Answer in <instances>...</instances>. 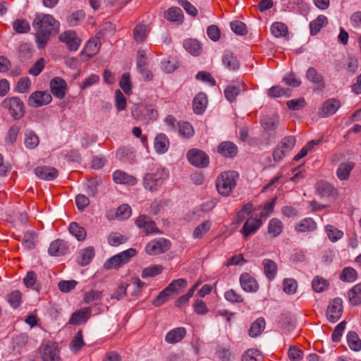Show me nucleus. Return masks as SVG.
Instances as JSON below:
<instances>
[{
	"label": "nucleus",
	"mask_w": 361,
	"mask_h": 361,
	"mask_svg": "<svg viewBox=\"0 0 361 361\" xmlns=\"http://www.w3.org/2000/svg\"><path fill=\"white\" fill-rule=\"evenodd\" d=\"M238 176V173L235 171L221 173L216 181V187L219 193L225 197L230 195L236 186Z\"/></svg>",
	"instance_id": "f257e3e1"
},
{
	"label": "nucleus",
	"mask_w": 361,
	"mask_h": 361,
	"mask_svg": "<svg viewBox=\"0 0 361 361\" xmlns=\"http://www.w3.org/2000/svg\"><path fill=\"white\" fill-rule=\"evenodd\" d=\"M131 115L137 121L149 123L158 118L157 109L152 105L135 104L131 107Z\"/></svg>",
	"instance_id": "f03ea898"
},
{
	"label": "nucleus",
	"mask_w": 361,
	"mask_h": 361,
	"mask_svg": "<svg viewBox=\"0 0 361 361\" xmlns=\"http://www.w3.org/2000/svg\"><path fill=\"white\" fill-rule=\"evenodd\" d=\"M167 177L168 172L164 169L158 168L154 172L145 174L143 178L144 187L151 192L157 190Z\"/></svg>",
	"instance_id": "7ed1b4c3"
},
{
	"label": "nucleus",
	"mask_w": 361,
	"mask_h": 361,
	"mask_svg": "<svg viewBox=\"0 0 361 361\" xmlns=\"http://www.w3.org/2000/svg\"><path fill=\"white\" fill-rule=\"evenodd\" d=\"M136 254L137 250L135 248H129L106 260L104 264V268L107 270L118 268L127 264Z\"/></svg>",
	"instance_id": "20e7f679"
},
{
	"label": "nucleus",
	"mask_w": 361,
	"mask_h": 361,
	"mask_svg": "<svg viewBox=\"0 0 361 361\" xmlns=\"http://www.w3.org/2000/svg\"><path fill=\"white\" fill-rule=\"evenodd\" d=\"M295 142L296 140L294 136H288L283 138L274 149V160L279 161L283 159L293 149Z\"/></svg>",
	"instance_id": "39448f33"
},
{
	"label": "nucleus",
	"mask_w": 361,
	"mask_h": 361,
	"mask_svg": "<svg viewBox=\"0 0 361 361\" xmlns=\"http://www.w3.org/2000/svg\"><path fill=\"white\" fill-rule=\"evenodd\" d=\"M2 106L9 111L14 119H20L25 114V106L18 97H13L5 99L2 102Z\"/></svg>",
	"instance_id": "423d86ee"
},
{
	"label": "nucleus",
	"mask_w": 361,
	"mask_h": 361,
	"mask_svg": "<svg viewBox=\"0 0 361 361\" xmlns=\"http://www.w3.org/2000/svg\"><path fill=\"white\" fill-rule=\"evenodd\" d=\"M58 22L49 14L37 16L33 20V27L37 30L51 34L57 26Z\"/></svg>",
	"instance_id": "0eeeda50"
},
{
	"label": "nucleus",
	"mask_w": 361,
	"mask_h": 361,
	"mask_svg": "<svg viewBox=\"0 0 361 361\" xmlns=\"http://www.w3.org/2000/svg\"><path fill=\"white\" fill-rule=\"evenodd\" d=\"M40 354L43 361H62L59 346L54 342L43 343L40 346Z\"/></svg>",
	"instance_id": "6e6552de"
},
{
	"label": "nucleus",
	"mask_w": 361,
	"mask_h": 361,
	"mask_svg": "<svg viewBox=\"0 0 361 361\" xmlns=\"http://www.w3.org/2000/svg\"><path fill=\"white\" fill-rule=\"evenodd\" d=\"M61 42L65 44L67 48L71 51H75L81 44V39L77 33L71 30H66L59 36Z\"/></svg>",
	"instance_id": "1a4fd4ad"
},
{
	"label": "nucleus",
	"mask_w": 361,
	"mask_h": 361,
	"mask_svg": "<svg viewBox=\"0 0 361 361\" xmlns=\"http://www.w3.org/2000/svg\"><path fill=\"white\" fill-rule=\"evenodd\" d=\"M170 247V241L161 238L149 242L145 247V251L150 255H157L166 252Z\"/></svg>",
	"instance_id": "9d476101"
},
{
	"label": "nucleus",
	"mask_w": 361,
	"mask_h": 361,
	"mask_svg": "<svg viewBox=\"0 0 361 361\" xmlns=\"http://www.w3.org/2000/svg\"><path fill=\"white\" fill-rule=\"evenodd\" d=\"M343 310V300L340 298H336L333 299L329 304L326 310V317L327 319L335 323L342 316Z\"/></svg>",
	"instance_id": "9b49d317"
},
{
	"label": "nucleus",
	"mask_w": 361,
	"mask_h": 361,
	"mask_svg": "<svg viewBox=\"0 0 361 361\" xmlns=\"http://www.w3.org/2000/svg\"><path fill=\"white\" fill-rule=\"evenodd\" d=\"M190 163L197 167H205L209 164V157L202 151L192 149L187 153Z\"/></svg>",
	"instance_id": "f8f14e48"
},
{
	"label": "nucleus",
	"mask_w": 361,
	"mask_h": 361,
	"mask_svg": "<svg viewBox=\"0 0 361 361\" xmlns=\"http://www.w3.org/2000/svg\"><path fill=\"white\" fill-rule=\"evenodd\" d=\"M262 221L260 218L257 216L250 217L247 219L243 226L240 230V233L243 234L244 238H247L249 236L255 234L257 231L262 226Z\"/></svg>",
	"instance_id": "ddd939ff"
},
{
	"label": "nucleus",
	"mask_w": 361,
	"mask_h": 361,
	"mask_svg": "<svg viewBox=\"0 0 361 361\" xmlns=\"http://www.w3.org/2000/svg\"><path fill=\"white\" fill-rule=\"evenodd\" d=\"M51 101V96L47 92L37 91L30 94L28 98V105L32 107H38L48 104Z\"/></svg>",
	"instance_id": "4468645a"
},
{
	"label": "nucleus",
	"mask_w": 361,
	"mask_h": 361,
	"mask_svg": "<svg viewBox=\"0 0 361 361\" xmlns=\"http://www.w3.org/2000/svg\"><path fill=\"white\" fill-rule=\"evenodd\" d=\"M316 188L317 192L322 197L335 200L338 196V190L326 181L320 180L317 182Z\"/></svg>",
	"instance_id": "2eb2a0df"
},
{
	"label": "nucleus",
	"mask_w": 361,
	"mask_h": 361,
	"mask_svg": "<svg viewBox=\"0 0 361 361\" xmlns=\"http://www.w3.org/2000/svg\"><path fill=\"white\" fill-rule=\"evenodd\" d=\"M69 249L68 243L62 239H56L50 243L48 253L50 256L60 257L66 255Z\"/></svg>",
	"instance_id": "dca6fc26"
},
{
	"label": "nucleus",
	"mask_w": 361,
	"mask_h": 361,
	"mask_svg": "<svg viewBox=\"0 0 361 361\" xmlns=\"http://www.w3.org/2000/svg\"><path fill=\"white\" fill-rule=\"evenodd\" d=\"M50 88L52 94L59 99L65 97L67 84L65 80L60 77L54 78L50 82Z\"/></svg>",
	"instance_id": "f3484780"
},
{
	"label": "nucleus",
	"mask_w": 361,
	"mask_h": 361,
	"mask_svg": "<svg viewBox=\"0 0 361 361\" xmlns=\"http://www.w3.org/2000/svg\"><path fill=\"white\" fill-rule=\"evenodd\" d=\"M240 283L245 292L255 293L259 289V284L256 279L248 273H243L240 275Z\"/></svg>",
	"instance_id": "a211bd4d"
},
{
	"label": "nucleus",
	"mask_w": 361,
	"mask_h": 361,
	"mask_svg": "<svg viewBox=\"0 0 361 361\" xmlns=\"http://www.w3.org/2000/svg\"><path fill=\"white\" fill-rule=\"evenodd\" d=\"M136 226L144 230L146 235L158 232L156 224L146 215H140L135 220Z\"/></svg>",
	"instance_id": "6ab92c4d"
},
{
	"label": "nucleus",
	"mask_w": 361,
	"mask_h": 361,
	"mask_svg": "<svg viewBox=\"0 0 361 361\" xmlns=\"http://www.w3.org/2000/svg\"><path fill=\"white\" fill-rule=\"evenodd\" d=\"M340 102L336 99H329L324 102L318 114L321 117H328L334 114L340 108Z\"/></svg>",
	"instance_id": "aec40b11"
},
{
	"label": "nucleus",
	"mask_w": 361,
	"mask_h": 361,
	"mask_svg": "<svg viewBox=\"0 0 361 361\" xmlns=\"http://www.w3.org/2000/svg\"><path fill=\"white\" fill-rule=\"evenodd\" d=\"M35 174L40 179L50 181L58 176V171L54 167L41 166L35 169Z\"/></svg>",
	"instance_id": "412c9836"
},
{
	"label": "nucleus",
	"mask_w": 361,
	"mask_h": 361,
	"mask_svg": "<svg viewBox=\"0 0 361 361\" xmlns=\"http://www.w3.org/2000/svg\"><path fill=\"white\" fill-rule=\"evenodd\" d=\"M217 152L221 156L226 158H232L236 156L238 152V147L231 141L221 142L217 147Z\"/></svg>",
	"instance_id": "4be33fe9"
},
{
	"label": "nucleus",
	"mask_w": 361,
	"mask_h": 361,
	"mask_svg": "<svg viewBox=\"0 0 361 361\" xmlns=\"http://www.w3.org/2000/svg\"><path fill=\"white\" fill-rule=\"evenodd\" d=\"M114 181L117 184H126L129 185H135L137 184V178L127 173L121 171L116 170L112 175Z\"/></svg>",
	"instance_id": "5701e85b"
},
{
	"label": "nucleus",
	"mask_w": 361,
	"mask_h": 361,
	"mask_svg": "<svg viewBox=\"0 0 361 361\" xmlns=\"http://www.w3.org/2000/svg\"><path fill=\"white\" fill-rule=\"evenodd\" d=\"M317 228L316 221L310 217H307L299 221L295 226V230L298 233H309L314 231Z\"/></svg>",
	"instance_id": "b1692460"
},
{
	"label": "nucleus",
	"mask_w": 361,
	"mask_h": 361,
	"mask_svg": "<svg viewBox=\"0 0 361 361\" xmlns=\"http://www.w3.org/2000/svg\"><path fill=\"white\" fill-rule=\"evenodd\" d=\"M92 309L90 307H84L72 314L69 323L73 325H77L85 323L90 317Z\"/></svg>",
	"instance_id": "393cba45"
},
{
	"label": "nucleus",
	"mask_w": 361,
	"mask_h": 361,
	"mask_svg": "<svg viewBox=\"0 0 361 361\" xmlns=\"http://www.w3.org/2000/svg\"><path fill=\"white\" fill-rule=\"evenodd\" d=\"M99 49L100 44L99 39H91L87 42L84 49L80 54V56L84 59H88L93 57L99 51Z\"/></svg>",
	"instance_id": "a878e982"
},
{
	"label": "nucleus",
	"mask_w": 361,
	"mask_h": 361,
	"mask_svg": "<svg viewBox=\"0 0 361 361\" xmlns=\"http://www.w3.org/2000/svg\"><path fill=\"white\" fill-rule=\"evenodd\" d=\"M245 90V85L243 82H237L227 86L224 90V96L230 102L235 101L237 96L241 90Z\"/></svg>",
	"instance_id": "bb28decb"
},
{
	"label": "nucleus",
	"mask_w": 361,
	"mask_h": 361,
	"mask_svg": "<svg viewBox=\"0 0 361 361\" xmlns=\"http://www.w3.org/2000/svg\"><path fill=\"white\" fill-rule=\"evenodd\" d=\"M94 249L92 246L82 249L78 252L77 262L80 266H87L94 257Z\"/></svg>",
	"instance_id": "cd10ccee"
},
{
	"label": "nucleus",
	"mask_w": 361,
	"mask_h": 361,
	"mask_svg": "<svg viewBox=\"0 0 361 361\" xmlns=\"http://www.w3.org/2000/svg\"><path fill=\"white\" fill-rule=\"evenodd\" d=\"M185 335L186 329L184 327H177L166 334L165 341L168 343H176L180 342Z\"/></svg>",
	"instance_id": "c85d7f7f"
},
{
	"label": "nucleus",
	"mask_w": 361,
	"mask_h": 361,
	"mask_svg": "<svg viewBox=\"0 0 361 361\" xmlns=\"http://www.w3.org/2000/svg\"><path fill=\"white\" fill-rule=\"evenodd\" d=\"M208 100L206 94H197L192 101L193 111L196 114H202L206 109Z\"/></svg>",
	"instance_id": "c756f323"
},
{
	"label": "nucleus",
	"mask_w": 361,
	"mask_h": 361,
	"mask_svg": "<svg viewBox=\"0 0 361 361\" xmlns=\"http://www.w3.org/2000/svg\"><path fill=\"white\" fill-rule=\"evenodd\" d=\"M354 167L355 163L353 161L341 163L336 170V176L338 178L341 180H348Z\"/></svg>",
	"instance_id": "7c9ffc66"
},
{
	"label": "nucleus",
	"mask_w": 361,
	"mask_h": 361,
	"mask_svg": "<svg viewBox=\"0 0 361 361\" xmlns=\"http://www.w3.org/2000/svg\"><path fill=\"white\" fill-rule=\"evenodd\" d=\"M164 17L169 21L180 24L183 21L184 16L182 10L178 7H171L165 13Z\"/></svg>",
	"instance_id": "2f4dec72"
},
{
	"label": "nucleus",
	"mask_w": 361,
	"mask_h": 361,
	"mask_svg": "<svg viewBox=\"0 0 361 361\" xmlns=\"http://www.w3.org/2000/svg\"><path fill=\"white\" fill-rule=\"evenodd\" d=\"M188 286V281L185 279L173 280L166 288L171 295H178Z\"/></svg>",
	"instance_id": "473e14b6"
},
{
	"label": "nucleus",
	"mask_w": 361,
	"mask_h": 361,
	"mask_svg": "<svg viewBox=\"0 0 361 361\" xmlns=\"http://www.w3.org/2000/svg\"><path fill=\"white\" fill-rule=\"evenodd\" d=\"M169 147V140L164 133L158 134L154 140V149L159 154L165 153Z\"/></svg>",
	"instance_id": "72a5a7b5"
},
{
	"label": "nucleus",
	"mask_w": 361,
	"mask_h": 361,
	"mask_svg": "<svg viewBox=\"0 0 361 361\" xmlns=\"http://www.w3.org/2000/svg\"><path fill=\"white\" fill-rule=\"evenodd\" d=\"M348 298L350 304L353 306L361 304V282L348 291Z\"/></svg>",
	"instance_id": "f704fd0d"
},
{
	"label": "nucleus",
	"mask_w": 361,
	"mask_h": 361,
	"mask_svg": "<svg viewBox=\"0 0 361 361\" xmlns=\"http://www.w3.org/2000/svg\"><path fill=\"white\" fill-rule=\"evenodd\" d=\"M283 225L281 220L276 218L271 219L268 224V233L272 238L279 235L283 231Z\"/></svg>",
	"instance_id": "c9c22d12"
},
{
	"label": "nucleus",
	"mask_w": 361,
	"mask_h": 361,
	"mask_svg": "<svg viewBox=\"0 0 361 361\" xmlns=\"http://www.w3.org/2000/svg\"><path fill=\"white\" fill-rule=\"evenodd\" d=\"M68 231L79 241H83L87 236V232L84 227L80 226L76 222H72L68 226Z\"/></svg>",
	"instance_id": "e433bc0d"
},
{
	"label": "nucleus",
	"mask_w": 361,
	"mask_h": 361,
	"mask_svg": "<svg viewBox=\"0 0 361 361\" xmlns=\"http://www.w3.org/2000/svg\"><path fill=\"white\" fill-rule=\"evenodd\" d=\"M148 32L146 25H137L133 29V39L137 43H142L146 40Z\"/></svg>",
	"instance_id": "4c0bfd02"
},
{
	"label": "nucleus",
	"mask_w": 361,
	"mask_h": 361,
	"mask_svg": "<svg viewBox=\"0 0 361 361\" xmlns=\"http://www.w3.org/2000/svg\"><path fill=\"white\" fill-rule=\"evenodd\" d=\"M85 345V343L83 340L82 331L79 330L71 341L69 348L71 352L78 353Z\"/></svg>",
	"instance_id": "58836bf2"
},
{
	"label": "nucleus",
	"mask_w": 361,
	"mask_h": 361,
	"mask_svg": "<svg viewBox=\"0 0 361 361\" xmlns=\"http://www.w3.org/2000/svg\"><path fill=\"white\" fill-rule=\"evenodd\" d=\"M325 233L329 240L332 243H336L343 237V232L333 225L327 224L324 227Z\"/></svg>",
	"instance_id": "ea45409f"
},
{
	"label": "nucleus",
	"mask_w": 361,
	"mask_h": 361,
	"mask_svg": "<svg viewBox=\"0 0 361 361\" xmlns=\"http://www.w3.org/2000/svg\"><path fill=\"white\" fill-rule=\"evenodd\" d=\"M264 267V272L269 281H272L277 274L276 264L269 259H264L262 262Z\"/></svg>",
	"instance_id": "a19ab883"
},
{
	"label": "nucleus",
	"mask_w": 361,
	"mask_h": 361,
	"mask_svg": "<svg viewBox=\"0 0 361 361\" xmlns=\"http://www.w3.org/2000/svg\"><path fill=\"white\" fill-rule=\"evenodd\" d=\"M39 143V139L37 135L31 130H27L25 133L24 144L28 149L36 148Z\"/></svg>",
	"instance_id": "79ce46f5"
},
{
	"label": "nucleus",
	"mask_w": 361,
	"mask_h": 361,
	"mask_svg": "<svg viewBox=\"0 0 361 361\" xmlns=\"http://www.w3.org/2000/svg\"><path fill=\"white\" fill-rule=\"evenodd\" d=\"M185 49L193 56H198L201 53V45L197 39H187L183 42Z\"/></svg>",
	"instance_id": "37998d69"
},
{
	"label": "nucleus",
	"mask_w": 361,
	"mask_h": 361,
	"mask_svg": "<svg viewBox=\"0 0 361 361\" xmlns=\"http://www.w3.org/2000/svg\"><path fill=\"white\" fill-rule=\"evenodd\" d=\"M328 23L327 18L324 15L319 16L310 24L311 35H317L320 30Z\"/></svg>",
	"instance_id": "c03bdc74"
},
{
	"label": "nucleus",
	"mask_w": 361,
	"mask_h": 361,
	"mask_svg": "<svg viewBox=\"0 0 361 361\" xmlns=\"http://www.w3.org/2000/svg\"><path fill=\"white\" fill-rule=\"evenodd\" d=\"M164 267L161 264H152L142 269L141 276L143 279L154 277L162 273Z\"/></svg>",
	"instance_id": "a18cd8bd"
},
{
	"label": "nucleus",
	"mask_w": 361,
	"mask_h": 361,
	"mask_svg": "<svg viewBox=\"0 0 361 361\" xmlns=\"http://www.w3.org/2000/svg\"><path fill=\"white\" fill-rule=\"evenodd\" d=\"M306 78L311 82L324 87L323 76L314 68L310 67L307 69Z\"/></svg>",
	"instance_id": "49530a36"
},
{
	"label": "nucleus",
	"mask_w": 361,
	"mask_h": 361,
	"mask_svg": "<svg viewBox=\"0 0 361 361\" xmlns=\"http://www.w3.org/2000/svg\"><path fill=\"white\" fill-rule=\"evenodd\" d=\"M347 342L352 350L357 352L361 350V340L355 331H349L348 333Z\"/></svg>",
	"instance_id": "de8ad7c7"
},
{
	"label": "nucleus",
	"mask_w": 361,
	"mask_h": 361,
	"mask_svg": "<svg viewBox=\"0 0 361 361\" xmlns=\"http://www.w3.org/2000/svg\"><path fill=\"white\" fill-rule=\"evenodd\" d=\"M178 134L185 138H190L194 135V128L192 126L186 121H180L178 123Z\"/></svg>",
	"instance_id": "09e8293b"
},
{
	"label": "nucleus",
	"mask_w": 361,
	"mask_h": 361,
	"mask_svg": "<svg viewBox=\"0 0 361 361\" xmlns=\"http://www.w3.org/2000/svg\"><path fill=\"white\" fill-rule=\"evenodd\" d=\"M212 221L207 220L198 225L193 231L192 236L195 239L202 238L211 228Z\"/></svg>",
	"instance_id": "8fccbe9b"
},
{
	"label": "nucleus",
	"mask_w": 361,
	"mask_h": 361,
	"mask_svg": "<svg viewBox=\"0 0 361 361\" xmlns=\"http://www.w3.org/2000/svg\"><path fill=\"white\" fill-rule=\"evenodd\" d=\"M265 320L263 318H258L250 326L249 335L251 337L259 336L264 329Z\"/></svg>",
	"instance_id": "3c124183"
},
{
	"label": "nucleus",
	"mask_w": 361,
	"mask_h": 361,
	"mask_svg": "<svg viewBox=\"0 0 361 361\" xmlns=\"http://www.w3.org/2000/svg\"><path fill=\"white\" fill-rule=\"evenodd\" d=\"M357 279V271L352 267H345L341 275L340 279L343 282L353 283Z\"/></svg>",
	"instance_id": "603ef678"
},
{
	"label": "nucleus",
	"mask_w": 361,
	"mask_h": 361,
	"mask_svg": "<svg viewBox=\"0 0 361 361\" xmlns=\"http://www.w3.org/2000/svg\"><path fill=\"white\" fill-rule=\"evenodd\" d=\"M329 283L325 279L316 276L313 279L312 282V289L317 293H322L329 288Z\"/></svg>",
	"instance_id": "864d4df0"
},
{
	"label": "nucleus",
	"mask_w": 361,
	"mask_h": 361,
	"mask_svg": "<svg viewBox=\"0 0 361 361\" xmlns=\"http://www.w3.org/2000/svg\"><path fill=\"white\" fill-rule=\"evenodd\" d=\"M178 67L177 60L173 57L169 56L161 61V68L166 73H170L176 70Z\"/></svg>",
	"instance_id": "5fc2aeb1"
},
{
	"label": "nucleus",
	"mask_w": 361,
	"mask_h": 361,
	"mask_svg": "<svg viewBox=\"0 0 361 361\" xmlns=\"http://www.w3.org/2000/svg\"><path fill=\"white\" fill-rule=\"evenodd\" d=\"M255 208L252 203L249 202L245 204L243 208L237 213V221L238 223L247 220L250 218V215L252 213Z\"/></svg>",
	"instance_id": "6e6d98bb"
},
{
	"label": "nucleus",
	"mask_w": 361,
	"mask_h": 361,
	"mask_svg": "<svg viewBox=\"0 0 361 361\" xmlns=\"http://www.w3.org/2000/svg\"><path fill=\"white\" fill-rule=\"evenodd\" d=\"M224 66L230 70H237L239 68V62L233 54H226L223 57Z\"/></svg>",
	"instance_id": "4d7b16f0"
},
{
	"label": "nucleus",
	"mask_w": 361,
	"mask_h": 361,
	"mask_svg": "<svg viewBox=\"0 0 361 361\" xmlns=\"http://www.w3.org/2000/svg\"><path fill=\"white\" fill-rule=\"evenodd\" d=\"M263 356L257 349H249L243 355L242 361H262Z\"/></svg>",
	"instance_id": "13d9d810"
},
{
	"label": "nucleus",
	"mask_w": 361,
	"mask_h": 361,
	"mask_svg": "<svg viewBox=\"0 0 361 361\" xmlns=\"http://www.w3.org/2000/svg\"><path fill=\"white\" fill-rule=\"evenodd\" d=\"M115 106L118 111L125 110L127 106L126 97L120 90L115 92Z\"/></svg>",
	"instance_id": "bf43d9fd"
},
{
	"label": "nucleus",
	"mask_w": 361,
	"mask_h": 361,
	"mask_svg": "<svg viewBox=\"0 0 361 361\" xmlns=\"http://www.w3.org/2000/svg\"><path fill=\"white\" fill-rule=\"evenodd\" d=\"M298 288V282L292 278L285 279L283 281V290L288 295L294 294Z\"/></svg>",
	"instance_id": "052dcab7"
},
{
	"label": "nucleus",
	"mask_w": 361,
	"mask_h": 361,
	"mask_svg": "<svg viewBox=\"0 0 361 361\" xmlns=\"http://www.w3.org/2000/svg\"><path fill=\"white\" fill-rule=\"evenodd\" d=\"M271 33L276 37L285 36L288 32V27L286 24L281 22L273 23L271 27Z\"/></svg>",
	"instance_id": "680f3d73"
},
{
	"label": "nucleus",
	"mask_w": 361,
	"mask_h": 361,
	"mask_svg": "<svg viewBox=\"0 0 361 361\" xmlns=\"http://www.w3.org/2000/svg\"><path fill=\"white\" fill-rule=\"evenodd\" d=\"M224 298L227 301L231 303H241L244 301L242 295L232 288L224 293Z\"/></svg>",
	"instance_id": "e2e57ef3"
},
{
	"label": "nucleus",
	"mask_w": 361,
	"mask_h": 361,
	"mask_svg": "<svg viewBox=\"0 0 361 361\" xmlns=\"http://www.w3.org/2000/svg\"><path fill=\"white\" fill-rule=\"evenodd\" d=\"M119 85L126 94H130L132 90V82L129 73H125L122 75L119 82Z\"/></svg>",
	"instance_id": "0e129e2a"
},
{
	"label": "nucleus",
	"mask_w": 361,
	"mask_h": 361,
	"mask_svg": "<svg viewBox=\"0 0 361 361\" xmlns=\"http://www.w3.org/2000/svg\"><path fill=\"white\" fill-rule=\"evenodd\" d=\"M13 27L18 33H26L30 30L29 23L23 19L16 20L13 23Z\"/></svg>",
	"instance_id": "69168bd1"
},
{
	"label": "nucleus",
	"mask_w": 361,
	"mask_h": 361,
	"mask_svg": "<svg viewBox=\"0 0 361 361\" xmlns=\"http://www.w3.org/2000/svg\"><path fill=\"white\" fill-rule=\"evenodd\" d=\"M22 294L19 290H13L7 296L8 302L16 309L20 305Z\"/></svg>",
	"instance_id": "338daca9"
},
{
	"label": "nucleus",
	"mask_w": 361,
	"mask_h": 361,
	"mask_svg": "<svg viewBox=\"0 0 361 361\" xmlns=\"http://www.w3.org/2000/svg\"><path fill=\"white\" fill-rule=\"evenodd\" d=\"M261 123L265 130L274 131L278 126L279 120L276 117H265Z\"/></svg>",
	"instance_id": "774afa93"
}]
</instances>
